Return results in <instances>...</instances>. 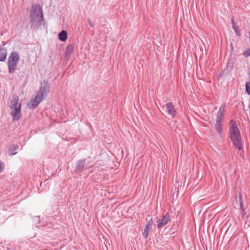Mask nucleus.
Masks as SVG:
<instances>
[{
	"mask_svg": "<svg viewBox=\"0 0 250 250\" xmlns=\"http://www.w3.org/2000/svg\"><path fill=\"white\" fill-rule=\"evenodd\" d=\"M225 111V104H223L221 105L220 107L219 110L217 113V117H216V121H222L224 116V112Z\"/></svg>",
	"mask_w": 250,
	"mask_h": 250,
	"instance_id": "6e6552de",
	"label": "nucleus"
},
{
	"mask_svg": "<svg viewBox=\"0 0 250 250\" xmlns=\"http://www.w3.org/2000/svg\"><path fill=\"white\" fill-rule=\"evenodd\" d=\"M2 164L0 162V172L2 170Z\"/></svg>",
	"mask_w": 250,
	"mask_h": 250,
	"instance_id": "4be33fe9",
	"label": "nucleus"
},
{
	"mask_svg": "<svg viewBox=\"0 0 250 250\" xmlns=\"http://www.w3.org/2000/svg\"><path fill=\"white\" fill-rule=\"evenodd\" d=\"M215 127L219 134H221L222 132V121H216L215 125Z\"/></svg>",
	"mask_w": 250,
	"mask_h": 250,
	"instance_id": "2eb2a0df",
	"label": "nucleus"
},
{
	"mask_svg": "<svg viewBox=\"0 0 250 250\" xmlns=\"http://www.w3.org/2000/svg\"><path fill=\"white\" fill-rule=\"evenodd\" d=\"M240 200L241 209L242 211H243V215L244 216L246 214L245 209L243 207V204H242V200L241 199V196H240Z\"/></svg>",
	"mask_w": 250,
	"mask_h": 250,
	"instance_id": "aec40b11",
	"label": "nucleus"
},
{
	"mask_svg": "<svg viewBox=\"0 0 250 250\" xmlns=\"http://www.w3.org/2000/svg\"><path fill=\"white\" fill-rule=\"evenodd\" d=\"M74 49V45L73 44H70L68 45L66 47L65 50V57L67 59H68L71 54L73 52Z\"/></svg>",
	"mask_w": 250,
	"mask_h": 250,
	"instance_id": "ddd939ff",
	"label": "nucleus"
},
{
	"mask_svg": "<svg viewBox=\"0 0 250 250\" xmlns=\"http://www.w3.org/2000/svg\"><path fill=\"white\" fill-rule=\"evenodd\" d=\"M166 108L167 110L168 114L170 115L172 117H174L176 114V111L174 109L172 104L170 102L166 104Z\"/></svg>",
	"mask_w": 250,
	"mask_h": 250,
	"instance_id": "9d476101",
	"label": "nucleus"
},
{
	"mask_svg": "<svg viewBox=\"0 0 250 250\" xmlns=\"http://www.w3.org/2000/svg\"><path fill=\"white\" fill-rule=\"evenodd\" d=\"M171 220L169 215L168 213L166 214L163 216L162 219L157 220V227L158 229H160L165 226Z\"/></svg>",
	"mask_w": 250,
	"mask_h": 250,
	"instance_id": "20e7f679",
	"label": "nucleus"
},
{
	"mask_svg": "<svg viewBox=\"0 0 250 250\" xmlns=\"http://www.w3.org/2000/svg\"><path fill=\"white\" fill-rule=\"evenodd\" d=\"M20 60V56L18 52L13 51L11 52L8 59V61L19 62Z\"/></svg>",
	"mask_w": 250,
	"mask_h": 250,
	"instance_id": "9b49d317",
	"label": "nucleus"
},
{
	"mask_svg": "<svg viewBox=\"0 0 250 250\" xmlns=\"http://www.w3.org/2000/svg\"><path fill=\"white\" fill-rule=\"evenodd\" d=\"M250 83H247L245 85L246 92L248 95H250Z\"/></svg>",
	"mask_w": 250,
	"mask_h": 250,
	"instance_id": "6ab92c4d",
	"label": "nucleus"
},
{
	"mask_svg": "<svg viewBox=\"0 0 250 250\" xmlns=\"http://www.w3.org/2000/svg\"><path fill=\"white\" fill-rule=\"evenodd\" d=\"M19 62L7 61V65L8 68V72L10 74L14 73L16 70L17 65Z\"/></svg>",
	"mask_w": 250,
	"mask_h": 250,
	"instance_id": "1a4fd4ad",
	"label": "nucleus"
},
{
	"mask_svg": "<svg viewBox=\"0 0 250 250\" xmlns=\"http://www.w3.org/2000/svg\"><path fill=\"white\" fill-rule=\"evenodd\" d=\"M232 28L233 30H234L235 33L236 35L238 36H241V33L239 29V27L236 25V24L235 23L233 19H232Z\"/></svg>",
	"mask_w": 250,
	"mask_h": 250,
	"instance_id": "dca6fc26",
	"label": "nucleus"
},
{
	"mask_svg": "<svg viewBox=\"0 0 250 250\" xmlns=\"http://www.w3.org/2000/svg\"><path fill=\"white\" fill-rule=\"evenodd\" d=\"M154 224L153 219L152 217L148 220L147 224L146 225L145 230L143 232V236L145 238H147L149 234V230L152 228Z\"/></svg>",
	"mask_w": 250,
	"mask_h": 250,
	"instance_id": "0eeeda50",
	"label": "nucleus"
},
{
	"mask_svg": "<svg viewBox=\"0 0 250 250\" xmlns=\"http://www.w3.org/2000/svg\"><path fill=\"white\" fill-rule=\"evenodd\" d=\"M49 88L50 85L48 82L44 81L43 83L41 84L37 95L34 99L31 101L30 104H29L28 106L29 108L34 109L38 106L40 103H41L48 95L50 91Z\"/></svg>",
	"mask_w": 250,
	"mask_h": 250,
	"instance_id": "f257e3e1",
	"label": "nucleus"
},
{
	"mask_svg": "<svg viewBox=\"0 0 250 250\" xmlns=\"http://www.w3.org/2000/svg\"><path fill=\"white\" fill-rule=\"evenodd\" d=\"M10 114L14 121H19L21 117V106H19L17 108L10 109Z\"/></svg>",
	"mask_w": 250,
	"mask_h": 250,
	"instance_id": "39448f33",
	"label": "nucleus"
},
{
	"mask_svg": "<svg viewBox=\"0 0 250 250\" xmlns=\"http://www.w3.org/2000/svg\"><path fill=\"white\" fill-rule=\"evenodd\" d=\"M87 22L91 27H93L95 26L94 23L90 19H87Z\"/></svg>",
	"mask_w": 250,
	"mask_h": 250,
	"instance_id": "412c9836",
	"label": "nucleus"
},
{
	"mask_svg": "<svg viewBox=\"0 0 250 250\" xmlns=\"http://www.w3.org/2000/svg\"><path fill=\"white\" fill-rule=\"evenodd\" d=\"M232 125L230 128V138L232 142L233 146L239 150L241 149L242 142L240 133L237 125L233 121H231Z\"/></svg>",
	"mask_w": 250,
	"mask_h": 250,
	"instance_id": "7ed1b4c3",
	"label": "nucleus"
},
{
	"mask_svg": "<svg viewBox=\"0 0 250 250\" xmlns=\"http://www.w3.org/2000/svg\"><path fill=\"white\" fill-rule=\"evenodd\" d=\"M43 22V16L42 8L39 5L32 7L30 13V23L31 27L35 29L40 23Z\"/></svg>",
	"mask_w": 250,
	"mask_h": 250,
	"instance_id": "f03ea898",
	"label": "nucleus"
},
{
	"mask_svg": "<svg viewBox=\"0 0 250 250\" xmlns=\"http://www.w3.org/2000/svg\"><path fill=\"white\" fill-rule=\"evenodd\" d=\"M233 67V65L232 63L228 62L226 67L228 72L231 71Z\"/></svg>",
	"mask_w": 250,
	"mask_h": 250,
	"instance_id": "a211bd4d",
	"label": "nucleus"
},
{
	"mask_svg": "<svg viewBox=\"0 0 250 250\" xmlns=\"http://www.w3.org/2000/svg\"><path fill=\"white\" fill-rule=\"evenodd\" d=\"M18 148V146H13L9 148V151L11 153V155H13L16 154V152L14 151H16Z\"/></svg>",
	"mask_w": 250,
	"mask_h": 250,
	"instance_id": "f3484780",
	"label": "nucleus"
},
{
	"mask_svg": "<svg viewBox=\"0 0 250 250\" xmlns=\"http://www.w3.org/2000/svg\"><path fill=\"white\" fill-rule=\"evenodd\" d=\"M59 39L62 42H65L67 39V33L65 30H62L58 34Z\"/></svg>",
	"mask_w": 250,
	"mask_h": 250,
	"instance_id": "4468645a",
	"label": "nucleus"
},
{
	"mask_svg": "<svg viewBox=\"0 0 250 250\" xmlns=\"http://www.w3.org/2000/svg\"><path fill=\"white\" fill-rule=\"evenodd\" d=\"M19 106H21V104L19 103V98L17 95H14L12 96L10 100V109L17 108Z\"/></svg>",
	"mask_w": 250,
	"mask_h": 250,
	"instance_id": "423d86ee",
	"label": "nucleus"
},
{
	"mask_svg": "<svg viewBox=\"0 0 250 250\" xmlns=\"http://www.w3.org/2000/svg\"><path fill=\"white\" fill-rule=\"evenodd\" d=\"M84 160L78 161L76 163L75 171L77 172H82L84 168Z\"/></svg>",
	"mask_w": 250,
	"mask_h": 250,
	"instance_id": "f8f14e48",
	"label": "nucleus"
}]
</instances>
